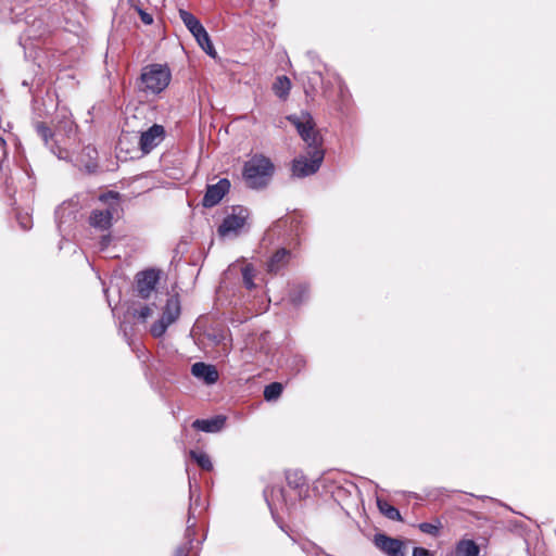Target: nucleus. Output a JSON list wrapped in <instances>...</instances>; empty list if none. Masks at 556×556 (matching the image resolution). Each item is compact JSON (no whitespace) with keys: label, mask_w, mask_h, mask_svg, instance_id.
Returning <instances> with one entry per match:
<instances>
[{"label":"nucleus","mask_w":556,"mask_h":556,"mask_svg":"<svg viewBox=\"0 0 556 556\" xmlns=\"http://www.w3.org/2000/svg\"><path fill=\"white\" fill-rule=\"evenodd\" d=\"M191 374L202 379L206 384H213L218 380V371L215 366L202 362L194 363L191 367Z\"/></svg>","instance_id":"obj_12"},{"label":"nucleus","mask_w":556,"mask_h":556,"mask_svg":"<svg viewBox=\"0 0 556 556\" xmlns=\"http://www.w3.org/2000/svg\"><path fill=\"white\" fill-rule=\"evenodd\" d=\"M413 556H434V554L425 547H414Z\"/></svg>","instance_id":"obj_31"},{"label":"nucleus","mask_w":556,"mask_h":556,"mask_svg":"<svg viewBox=\"0 0 556 556\" xmlns=\"http://www.w3.org/2000/svg\"><path fill=\"white\" fill-rule=\"evenodd\" d=\"M118 198H119L118 192H115V191H108V192H105V193L101 194V195L99 197V200H100L101 202L106 203V202L109 201V199L118 200Z\"/></svg>","instance_id":"obj_30"},{"label":"nucleus","mask_w":556,"mask_h":556,"mask_svg":"<svg viewBox=\"0 0 556 556\" xmlns=\"http://www.w3.org/2000/svg\"><path fill=\"white\" fill-rule=\"evenodd\" d=\"M308 296V287L305 285L295 286L290 293V301L294 305L303 303Z\"/></svg>","instance_id":"obj_22"},{"label":"nucleus","mask_w":556,"mask_h":556,"mask_svg":"<svg viewBox=\"0 0 556 556\" xmlns=\"http://www.w3.org/2000/svg\"><path fill=\"white\" fill-rule=\"evenodd\" d=\"M118 206V202H114L105 210H93L89 216V225L100 230L110 229L113 216L117 213Z\"/></svg>","instance_id":"obj_10"},{"label":"nucleus","mask_w":556,"mask_h":556,"mask_svg":"<svg viewBox=\"0 0 556 556\" xmlns=\"http://www.w3.org/2000/svg\"><path fill=\"white\" fill-rule=\"evenodd\" d=\"M249 217L248 208L243 206H233L231 214L227 215L223 223L218 226L217 232L220 237H226L230 233H238L247 223Z\"/></svg>","instance_id":"obj_6"},{"label":"nucleus","mask_w":556,"mask_h":556,"mask_svg":"<svg viewBox=\"0 0 556 556\" xmlns=\"http://www.w3.org/2000/svg\"><path fill=\"white\" fill-rule=\"evenodd\" d=\"M159 273L155 269H147L136 275V290L140 298L148 299L159 282Z\"/></svg>","instance_id":"obj_9"},{"label":"nucleus","mask_w":556,"mask_h":556,"mask_svg":"<svg viewBox=\"0 0 556 556\" xmlns=\"http://www.w3.org/2000/svg\"><path fill=\"white\" fill-rule=\"evenodd\" d=\"M275 174V165L271 160L264 154L256 153L252 155L243 165L242 178L250 189L266 188Z\"/></svg>","instance_id":"obj_2"},{"label":"nucleus","mask_w":556,"mask_h":556,"mask_svg":"<svg viewBox=\"0 0 556 556\" xmlns=\"http://www.w3.org/2000/svg\"><path fill=\"white\" fill-rule=\"evenodd\" d=\"M226 422V417L218 415L211 419H197L192 422V427L203 432L220 431Z\"/></svg>","instance_id":"obj_14"},{"label":"nucleus","mask_w":556,"mask_h":556,"mask_svg":"<svg viewBox=\"0 0 556 556\" xmlns=\"http://www.w3.org/2000/svg\"><path fill=\"white\" fill-rule=\"evenodd\" d=\"M127 138L128 136H122L118 140V148L121 151H124V146L126 144L127 142Z\"/></svg>","instance_id":"obj_33"},{"label":"nucleus","mask_w":556,"mask_h":556,"mask_svg":"<svg viewBox=\"0 0 556 556\" xmlns=\"http://www.w3.org/2000/svg\"><path fill=\"white\" fill-rule=\"evenodd\" d=\"M190 549H191V542H188V543L177 547L174 556H189Z\"/></svg>","instance_id":"obj_29"},{"label":"nucleus","mask_w":556,"mask_h":556,"mask_svg":"<svg viewBox=\"0 0 556 556\" xmlns=\"http://www.w3.org/2000/svg\"><path fill=\"white\" fill-rule=\"evenodd\" d=\"M418 528L422 533L430 534L432 536H438L440 534L442 523L439 520L435 523L421 522L418 525Z\"/></svg>","instance_id":"obj_25"},{"label":"nucleus","mask_w":556,"mask_h":556,"mask_svg":"<svg viewBox=\"0 0 556 556\" xmlns=\"http://www.w3.org/2000/svg\"><path fill=\"white\" fill-rule=\"evenodd\" d=\"M375 545L389 556H405V546L402 540L378 533L374 538Z\"/></svg>","instance_id":"obj_11"},{"label":"nucleus","mask_w":556,"mask_h":556,"mask_svg":"<svg viewBox=\"0 0 556 556\" xmlns=\"http://www.w3.org/2000/svg\"><path fill=\"white\" fill-rule=\"evenodd\" d=\"M168 326L169 324L164 323L163 319H160L151 326V334L154 338H160L165 333Z\"/></svg>","instance_id":"obj_27"},{"label":"nucleus","mask_w":556,"mask_h":556,"mask_svg":"<svg viewBox=\"0 0 556 556\" xmlns=\"http://www.w3.org/2000/svg\"><path fill=\"white\" fill-rule=\"evenodd\" d=\"M291 258V252L285 248L278 249L267 262V271L277 274L283 269Z\"/></svg>","instance_id":"obj_13"},{"label":"nucleus","mask_w":556,"mask_h":556,"mask_svg":"<svg viewBox=\"0 0 556 556\" xmlns=\"http://www.w3.org/2000/svg\"><path fill=\"white\" fill-rule=\"evenodd\" d=\"M194 38L197 39L199 46L211 56H215L216 55V51L214 49V46L210 39V36L207 34V31L205 30V28L203 27L201 29V31L197 33L194 35Z\"/></svg>","instance_id":"obj_20"},{"label":"nucleus","mask_w":556,"mask_h":556,"mask_svg":"<svg viewBox=\"0 0 556 556\" xmlns=\"http://www.w3.org/2000/svg\"><path fill=\"white\" fill-rule=\"evenodd\" d=\"M288 119L295 126L308 149L323 148V139L315 129V123L311 114L303 113L302 116L291 115Z\"/></svg>","instance_id":"obj_4"},{"label":"nucleus","mask_w":556,"mask_h":556,"mask_svg":"<svg viewBox=\"0 0 556 556\" xmlns=\"http://www.w3.org/2000/svg\"><path fill=\"white\" fill-rule=\"evenodd\" d=\"M179 16L193 36L203 28L201 22L192 13L186 10H179Z\"/></svg>","instance_id":"obj_18"},{"label":"nucleus","mask_w":556,"mask_h":556,"mask_svg":"<svg viewBox=\"0 0 556 556\" xmlns=\"http://www.w3.org/2000/svg\"><path fill=\"white\" fill-rule=\"evenodd\" d=\"M152 314V309L148 305L141 306L139 309L134 311V317L140 319L141 321H146Z\"/></svg>","instance_id":"obj_28"},{"label":"nucleus","mask_w":556,"mask_h":556,"mask_svg":"<svg viewBox=\"0 0 556 556\" xmlns=\"http://www.w3.org/2000/svg\"><path fill=\"white\" fill-rule=\"evenodd\" d=\"M286 481L293 494H288L283 488L270 486L264 491L267 501L289 507L294 506L296 502L303 501L308 496L309 485L301 470H288L286 472Z\"/></svg>","instance_id":"obj_1"},{"label":"nucleus","mask_w":556,"mask_h":556,"mask_svg":"<svg viewBox=\"0 0 556 556\" xmlns=\"http://www.w3.org/2000/svg\"><path fill=\"white\" fill-rule=\"evenodd\" d=\"M307 156H300L294 159L292 162V175L299 178H303L309 175L315 174L325 156V152L323 148L308 149Z\"/></svg>","instance_id":"obj_5"},{"label":"nucleus","mask_w":556,"mask_h":556,"mask_svg":"<svg viewBox=\"0 0 556 556\" xmlns=\"http://www.w3.org/2000/svg\"><path fill=\"white\" fill-rule=\"evenodd\" d=\"M230 187V180L227 178H222L214 185H207L205 194L202 199V205L207 208L217 205L229 192Z\"/></svg>","instance_id":"obj_8"},{"label":"nucleus","mask_w":556,"mask_h":556,"mask_svg":"<svg viewBox=\"0 0 556 556\" xmlns=\"http://www.w3.org/2000/svg\"><path fill=\"white\" fill-rule=\"evenodd\" d=\"M36 131L41 137V139L45 141V143H48L49 140H51L53 138L52 129L45 122L37 123Z\"/></svg>","instance_id":"obj_26"},{"label":"nucleus","mask_w":556,"mask_h":556,"mask_svg":"<svg viewBox=\"0 0 556 556\" xmlns=\"http://www.w3.org/2000/svg\"><path fill=\"white\" fill-rule=\"evenodd\" d=\"M290 89L291 81L285 75L278 76L273 85L275 94L281 99H286L289 96Z\"/></svg>","instance_id":"obj_19"},{"label":"nucleus","mask_w":556,"mask_h":556,"mask_svg":"<svg viewBox=\"0 0 556 556\" xmlns=\"http://www.w3.org/2000/svg\"><path fill=\"white\" fill-rule=\"evenodd\" d=\"M190 457L202 470L211 471L213 469V464L206 453L200 451H190Z\"/></svg>","instance_id":"obj_21"},{"label":"nucleus","mask_w":556,"mask_h":556,"mask_svg":"<svg viewBox=\"0 0 556 556\" xmlns=\"http://www.w3.org/2000/svg\"><path fill=\"white\" fill-rule=\"evenodd\" d=\"M255 270L251 264L242 267V280L247 289L252 290L255 288L254 283Z\"/></svg>","instance_id":"obj_24"},{"label":"nucleus","mask_w":556,"mask_h":556,"mask_svg":"<svg viewBox=\"0 0 556 556\" xmlns=\"http://www.w3.org/2000/svg\"><path fill=\"white\" fill-rule=\"evenodd\" d=\"M164 139L165 128L162 125L154 124L148 130L141 132L139 137V150L142 154H148Z\"/></svg>","instance_id":"obj_7"},{"label":"nucleus","mask_w":556,"mask_h":556,"mask_svg":"<svg viewBox=\"0 0 556 556\" xmlns=\"http://www.w3.org/2000/svg\"><path fill=\"white\" fill-rule=\"evenodd\" d=\"M377 507L379 511L390 520L403 521L400 510L391 505L387 500L377 497Z\"/></svg>","instance_id":"obj_17"},{"label":"nucleus","mask_w":556,"mask_h":556,"mask_svg":"<svg viewBox=\"0 0 556 556\" xmlns=\"http://www.w3.org/2000/svg\"><path fill=\"white\" fill-rule=\"evenodd\" d=\"M7 150V141L0 137V151L5 152Z\"/></svg>","instance_id":"obj_34"},{"label":"nucleus","mask_w":556,"mask_h":556,"mask_svg":"<svg viewBox=\"0 0 556 556\" xmlns=\"http://www.w3.org/2000/svg\"><path fill=\"white\" fill-rule=\"evenodd\" d=\"M282 384L280 382H271L264 389V399L266 401H275L282 393Z\"/></svg>","instance_id":"obj_23"},{"label":"nucleus","mask_w":556,"mask_h":556,"mask_svg":"<svg viewBox=\"0 0 556 556\" xmlns=\"http://www.w3.org/2000/svg\"><path fill=\"white\" fill-rule=\"evenodd\" d=\"M138 13L140 15V20L142 21V23H144L146 25H151L153 23V17L151 14L144 12L143 10L139 9L138 10Z\"/></svg>","instance_id":"obj_32"},{"label":"nucleus","mask_w":556,"mask_h":556,"mask_svg":"<svg viewBox=\"0 0 556 556\" xmlns=\"http://www.w3.org/2000/svg\"><path fill=\"white\" fill-rule=\"evenodd\" d=\"M180 315L179 302L176 299H168L161 319L172 325Z\"/></svg>","instance_id":"obj_16"},{"label":"nucleus","mask_w":556,"mask_h":556,"mask_svg":"<svg viewBox=\"0 0 556 556\" xmlns=\"http://www.w3.org/2000/svg\"><path fill=\"white\" fill-rule=\"evenodd\" d=\"M454 556H480V546L471 539L463 538L456 542Z\"/></svg>","instance_id":"obj_15"},{"label":"nucleus","mask_w":556,"mask_h":556,"mask_svg":"<svg viewBox=\"0 0 556 556\" xmlns=\"http://www.w3.org/2000/svg\"><path fill=\"white\" fill-rule=\"evenodd\" d=\"M172 80V72L167 64H149L142 67L138 87L144 93L159 94Z\"/></svg>","instance_id":"obj_3"}]
</instances>
